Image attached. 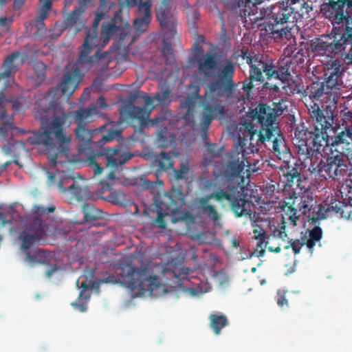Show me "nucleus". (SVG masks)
<instances>
[{
	"instance_id": "27",
	"label": "nucleus",
	"mask_w": 352,
	"mask_h": 352,
	"mask_svg": "<svg viewBox=\"0 0 352 352\" xmlns=\"http://www.w3.org/2000/svg\"><path fill=\"white\" fill-rule=\"evenodd\" d=\"M4 101V96L0 92V140L6 138L8 130L12 129L11 118L7 115Z\"/></svg>"
},
{
	"instance_id": "53",
	"label": "nucleus",
	"mask_w": 352,
	"mask_h": 352,
	"mask_svg": "<svg viewBox=\"0 0 352 352\" xmlns=\"http://www.w3.org/2000/svg\"><path fill=\"white\" fill-rule=\"evenodd\" d=\"M164 214L162 212H158L157 218L155 219V222L157 223L158 226L162 228H164L166 226V222L164 219Z\"/></svg>"
},
{
	"instance_id": "61",
	"label": "nucleus",
	"mask_w": 352,
	"mask_h": 352,
	"mask_svg": "<svg viewBox=\"0 0 352 352\" xmlns=\"http://www.w3.org/2000/svg\"><path fill=\"white\" fill-rule=\"evenodd\" d=\"M7 22V18L6 17H1L0 18V25H5Z\"/></svg>"
},
{
	"instance_id": "55",
	"label": "nucleus",
	"mask_w": 352,
	"mask_h": 352,
	"mask_svg": "<svg viewBox=\"0 0 352 352\" xmlns=\"http://www.w3.org/2000/svg\"><path fill=\"white\" fill-rule=\"evenodd\" d=\"M207 255L209 256V257H210L209 260L208 261L207 265L209 267H214L218 262L217 258L215 256L212 255V254H207Z\"/></svg>"
},
{
	"instance_id": "15",
	"label": "nucleus",
	"mask_w": 352,
	"mask_h": 352,
	"mask_svg": "<svg viewBox=\"0 0 352 352\" xmlns=\"http://www.w3.org/2000/svg\"><path fill=\"white\" fill-rule=\"evenodd\" d=\"M245 164L240 160L239 154L229 155L228 161L220 168L213 170V178H203L201 185L205 190L222 189L221 186L226 187L228 184L233 183L232 180L239 177L243 172Z\"/></svg>"
},
{
	"instance_id": "2",
	"label": "nucleus",
	"mask_w": 352,
	"mask_h": 352,
	"mask_svg": "<svg viewBox=\"0 0 352 352\" xmlns=\"http://www.w3.org/2000/svg\"><path fill=\"white\" fill-rule=\"evenodd\" d=\"M170 261L166 267L162 263L154 264L150 261H142L140 266L123 263L119 267L117 276L109 275L102 280L103 283H120L132 291L138 289V296H142L146 294L153 297H158L166 292L164 286L161 284L157 277V270L162 273H168L177 278V283L182 284V281L191 278V270L183 267L184 258H173L170 256Z\"/></svg>"
},
{
	"instance_id": "60",
	"label": "nucleus",
	"mask_w": 352,
	"mask_h": 352,
	"mask_svg": "<svg viewBox=\"0 0 352 352\" xmlns=\"http://www.w3.org/2000/svg\"><path fill=\"white\" fill-rule=\"evenodd\" d=\"M12 162L11 161H8L6 162H5L2 166H1V170H6V168H7V166H9L10 164H11Z\"/></svg>"
},
{
	"instance_id": "1",
	"label": "nucleus",
	"mask_w": 352,
	"mask_h": 352,
	"mask_svg": "<svg viewBox=\"0 0 352 352\" xmlns=\"http://www.w3.org/2000/svg\"><path fill=\"white\" fill-rule=\"evenodd\" d=\"M95 111L94 106L89 109L80 108L76 111H65L62 107L52 104L47 109L38 108L34 113V118L41 121V129L29 137L30 144L44 146L47 150H54L50 161L54 165L63 164L68 159L71 136L66 129L72 124L74 118L77 127L74 129L76 140L80 153H86L87 156L96 151L105 142L113 140L121 134L111 126L107 135H102L98 129H91L87 124L91 121V113Z\"/></svg>"
},
{
	"instance_id": "58",
	"label": "nucleus",
	"mask_w": 352,
	"mask_h": 352,
	"mask_svg": "<svg viewBox=\"0 0 352 352\" xmlns=\"http://www.w3.org/2000/svg\"><path fill=\"white\" fill-rule=\"evenodd\" d=\"M144 99V101H145V104L146 106H149V105H151L153 104V102L155 101V99H154V97L153 98H151L150 96H148V95L145 94L144 96H143Z\"/></svg>"
},
{
	"instance_id": "42",
	"label": "nucleus",
	"mask_w": 352,
	"mask_h": 352,
	"mask_svg": "<svg viewBox=\"0 0 352 352\" xmlns=\"http://www.w3.org/2000/svg\"><path fill=\"white\" fill-rule=\"evenodd\" d=\"M309 233V239L306 242H318L322 236V230L318 226H315L313 229H307L305 231V236Z\"/></svg>"
},
{
	"instance_id": "16",
	"label": "nucleus",
	"mask_w": 352,
	"mask_h": 352,
	"mask_svg": "<svg viewBox=\"0 0 352 352\" xmlns=\"http://www.w3.org/2000/svg\"><path fill=\"white\" fill-rule=\"evenodd\" d=\"M106 14L99 8L96 12L95 19L90 28H87L85 38L89 36V41L92 45L97 46L99 49H102L109 41L111 37L117 32L118 27L114 21L105 22L102 23V30L99 35L98 26L100 22L105 19Z\"/></svg>"
},
{
	"instance_id": "46",
	"label": "nucleus",
	"mask_w": 352,
	"mask_h": 352,
	"mask_svg": "<svg viewBox=\"0 0 352 352\" xmlns=\"http://www.w3.org/2000/svg\"><path fill=\"white\" fill-rule=\"evenodd\" d=\"M91 106H94L95 111L91 113V116L93 115H96L98 113L97 109H103L108 107L107 104L106 103V99L103 96H100L96 101L95 103L91 104L89 106H88L86 109H89Z\"/></svg>"
},
{
	"instance_id": "24",
	"label": "nucleus",
	"mask_w": 352,
	"mask_h": 352,
	"mask_svg": "<svg viewBox=\"0 0 352 352\" xmlns=\"http://www.w3.org/2000/svg\"><path fill=\"white\" fill-rule=\"evenodd\" d=\"M300 165L297 163L294 164H286L282 166L280 171L281 181L285 184V187L293 188L294 186L300 187V182L301 181Z\"/></svg>"
},
{
	"instance_id": "21",
	"label": "nucleus",
	"mask_w": 352,
	"mask_h": 352,
	"mask_svg": "<svg viewBox=\"0 0 352 352\" xmlns=\"http://www.w3.org/2000/svg\"><path fill=\"white\" fill-rule=\"evenodd\" d=\"M262 0H233L229 1L227 5V9L233 14V25H236L239 21H243L247 16L254 23L258 21V16L255 14H251V12L247 10L248 4L252 3L253 6L259 3Z\"/></svg>"
},
{
	"instance_id": "3",
	"label": "nucleus",
	"mask_w": 352,
	"mask_h": 352,
	"mask_svg": "<svg viewBox=\"0 0 352 352\" xmlns=\"http://www.w3.org/2000/svg\"><path fill=\"white\" fill-rule=\"evenodd\" d=\"M309 129L304 126H297L292 138L299 157L305 161L311 159L322 151L327 153V148L338 151L340 144L349 145L352 141V109L344 107L341 111V124L333 125L332 128L323 129L317 126L315 118Z\"/></svg>"
},
{
	"instance_id": "19",
	"label": "nucleus",
	"mask_w": 352,
	"mask_h": 352,
	"mask_svg": "<svg viewBox=\"0 0 352 352\" xmlns=\"http://www.w3.org/2000/svg\"><path fill=\"white\" fill-rule=\"evenodd\" d=\"M194 63L197 67V74L205 79L213 78L218 69L219 57L212 52H208L194 57Z\"/></svg>"
},
{
	"instance_id": "4",
	"label": "nucleus",
	"mask_w": 352,
	"mask_h": 352,
	"mask_svg": "<svg viewBox=\"0 0 352 352\" xmlns=\"http://www.w3.org/2000/svg\"><path fill=\"white\" fill-rule=\"evenodd\" d=\"M276 116L274 109L265 104H260L241 120L239 129V144L243 147L248 140L250 144H264L272 148L278 160L285 161L291 156L283 135L276 124Z\"/></svg>"
},
{
	"instance_id": "30",
	"label": "nucleus",
	"mask_w": 352,
	"mask_h": 352,
	"mask_svg": "<svg viewBox=\"0 0 352 352\" xmlns=\"http://www.w3.org/2000/svg\"><path fill=\"white\" fill-rule=\"evenodd\" d=\"M64 182L60 181L58 182V188L63 192H70L73 197L78 201L82 200L86 195L87 188L78 184L75 181H72V184L67 188L63 186Z\"/></svg>"
},
{
	"instance_id": "44",
	"label": "nucleus",
	"mask_w": 352,
	"mask_h": 352,
	"mask_svg": "<svg viewBox=\"0 0 352 352\" xmlns=\"http://www.w3.org/2000/svg\"><path fill=\"white\" fill-rule=\"evenodd\" d=\"M170 91L167 88H162L160 91L157 92L154 96L156 102L155 105H161L164 104L169 98Z\"/></svg>"
},
{
	"instance_id": "28",
	"label": "nucleus",
	"mask_w": 352,
	"mask_h": 352,
	"mask_svg": "<svg viewBox=\"0 0 352 352\" xmlns=\"http://www.w3.org/2000/svg\"><path fill=\"white\" fill-rule=\"evenodd\" d=\"M82 211L84 221L89 223H91L98 219H103L107 214V212L89 203H85L82 206Z\"/></svg>"
},
{
	"instance_id": "14",
	"label": "nucleus",
	"mask_w": 352,
	"mask_h": 352,
	"mask_svg": "<svg viewBox=\"0 0 352 352\" xmlns=\"http://www.w3.org/2000/svg\"><path fill=\"white\" fill-rule=\"evenodd\" d=\"M133 157V155L126 151L122 146L118 145L116 147L111 148L101 146L99 149L93 151L88 155L87 164L93 169L94 175H98L102 173L101 164L104 163L107 168L111 169L107 178L113 179H115V170Z\"/></svg>"
},
{
	"instance_id": "33",
	"label": "nucleus",
	"mask_w": 352,
	"mask_h": 352,
	"mask_svg": "<svg viewBox=\"0 0 352 352\" xmlns=\"http://www.w3.org/2000/svg\"><path fill=\"white\" fill-rule=\"evenodd\" d=\"M270 244V243H256V246L254 250H250V249L246 250L244 247L243 248H241L239 258L241 260H245L250 258L252 256H263L267 248V245Z\"/></svg>"
},
{
	"instance_id": "35",
	"label": "nucleus",
	"mask_w": 352,
	"mask_h": 352,
	"mask_svg": "<svg viewBox=\"0 0 352 352\" xmlns=\"http://www.w3.org/2000/svg\"><path fill=\"white\" fill-rule=\"evenodd\" d=\"M172 0H162L160 6L156 10V16L158 21H164V18L172 16L170 12Z\"/></svg>"
},
{
	"instance_id": "22",
	"label": "nucleus",
	"mask_w": 352,
	"mask_h": 352,
	"mask_svg": "<svg viewBox=\"0 0 352 352\" xmlns=\"http://www.w3.org/2000/svg\"><path fill=\"white\" fill-rule=\"evenodd\" d=\"M239 185L235 183L228 184L226 188L221 189L231 195V199L226 200L230 203L231 209L234 212L236 217H241L243 216H249L252 219V212L245 208L247 201L244 198L239 199L238 192Z\"/></svg>"
},
{
	"instance_id": "51",
	"label": "nucleus",
	"mask_w": 352,
	"mask_h": 352,
	"mask_svg": "<svg viewBox=\"0 0 352 352\" xmlns=\"http://www.w3.org/2000/svg\"><path fill=\"white\" fill-rule=\"evenodd\" d=\"M206 149L207 151L212 156L214 157L217 155L218 151H217V145L216 144H212L210 142H206Z\"/></svg>"
},
{
	"instance_id": "64",
	"label": "nucleus",
	"mask_w": 352,
	"mask_h": 352,
	"mask_svg": "<svg viewBox=\"0 0 352 352\" xmlns=\"http://www.w3.org/2000/svg\"><path fill=\"white\" fill-rule=\"evenodd\" d=\"M273 89H274V90L275 91H276V92L279 91V87H278L277 85H274V88H273Z\"/></svg>"
},
{
	"instance_id": "52",
	"label": "nucleus",
	"mask_w": 352,
	"mask_h": 352,
	"mask_svg": "<svg viewBox=\"0 0 352 352\" xmlns=\"http://www.w3.org/2000/svg\"><path fill=\"white\" fill-rule=\"evenodd\" d=\"M165 120V118L163 116H157L149 120V123H151L152 125L162 126Z\"/></svg>"
},
{
	"instance_id": "7",
	"label": "nucleus",
	"mask_w": 352,
	"mask_h": 352,
	"mask_svg": "<svg viewBox=\"0 0 352 352\" xmlns=\"http://www.w3.org/2000/svg\"><path fill=\"white\" fill-rule=\"evenodd\" d=\"M298 210L291 206H285L284 213L281 216V226L279 230L274 228V234L283 239V241L288 240L285 232V224L289 223L292 227L297 226V221L300 216H305L308 212V219L316 223L317 221L324 219L329 215H336L339 217L347 219L352 214V206L337 199H331L327 204H317L314 197L309 193H304L300 196Z\"/></svg>"
},
{
	"instance_id": "12",
	"label": "nucleus",
	"mask_w": 352,
	"mask_h": 352,
	"mask_svg": "<svg viewBox=\"0 0 352 352\" xmlns=\"http://www.w3.org/2000/svg\"><path fill=\"white\" fill-rule=\"evenodd\" d=\"M348 142L350 144L349 146L345 144H340L338 151L334 148L329 150L331 155L321 160L316 166L311 164L309 168L310 173L334 182L344 180V177L348 176L350 172L349 166L352 164L346 157L351 151L352 141L349 140Z\"/></svg>"
},
{
	"instance_id": "63",
	"label": "nucleus",
	"mask_w": 352,
	"mask_h": 352,
	"mask_svg": "<svg viewBox=\"0 0 352 352\" xmlns=\"http://www.w3.org/2000/svg\"><path fill=\"white\" fill-rule=\"evenodd\" d=\"M295 271V265L292 266L289 270L288 272L285 274H291Z\"/></svg>"
},
{
	"instance_id": "5",
	"label": "nucleus",
	"mask_w": 352,
	"mask_h": 352,
	"mask_svg": "<svg viewBox=\"0 0 352 352\" xmlns=\"http://www.w3.org/2000/svg\"><path fill=\"white\" fill-rule=\"evenodd\" d=\"M322 10L333 25L329 36L314 43V50L329 57L352 62V0H329Z\"/></svg>"
},
{
	"instance_id": "62",
	"label": "nucleus",
	"mask_w": 352,
	"mask_h": 352,
	"mask_svg": "<svg viewBox=\"0 0 352 352\" xmlns=\"http://www.w3.org/2000/svg\"><path fill=\"white\" fill-rule=\"evenodd\" d=\"M122 8H123L122 6H120L119 10L115 14V16H114L115 18L119 17L120 13L122 12Z\"/></svg>"
},
{
	"instance_id": "26",
	"label": "nucleus",
	"mask_w": 352,
	"mask_h": 352,
	"mask_svg": "<svg viewBox=\"0 0 352 352\" xmlns=\"http://www.w3.org/2000/svg\"><path fill=\"white\" fill-rule=\"evenodd\" d=\"M316 243H289L288 245H285L283 248L280 247V244H274V245H267V248L269 251L278 253L281 250L283 251L284 254L286 256H290L298 254L302 247V245H306L309 252L311 254L313 253V249Z\"/></svg>"
},
{
	"instance_id": "34",
	"label": "nucleus",
	"mask_w": 352,
	"mask_h": 352,
	"mask_svg": "<svg viewBox=\"0 0 352 352\" xmlns=\"http://www.w3.org/2000/svg\"><path fill=\"white\" fill-rule=\"evenodd\" d=\"M157 162L159 169L166 170L173 167V153L171 152L162 151L159 157L155 160Z\"/></svg>"
},
{
	"instance_id": "41",
	"label": "nucleus",
	"mask_w": 352,
	"mask_h": 352,
	"mask_svg": "<svg viewBox=\"0 0 352 352\" xmlns=\"http://www.w3.org/2000/svg\"><path fill=\"white\" fill-rule=\"evenodd\" d=\"M100 197L114 205H120L124 200V195L118 191L111 192L106 197L100 196Z\"/></svg>"
},
{
	"instance_id": "18",
	"label": "nucleus",
	"mask_w": 352,
	"mask_h": 352,
	"mask_svg": "<svg viewBox=\"0 0 352 352\" xmlns=\"http://www.w3.org/2000/svg\"><path fill=\"white\" fill-rule=\"evenodd\" d=\"M140 93L136 91L132 94L129 97V100L124 102L119 109L120 122H129L135 120H143L149 115L146 107H136L134 105V101L140 96Z\"/></svg>"
},
{
	"instance_id": "49",
	"label": "nucleus",
	"mask_w": 352,
	"mask_h": 352,
	"mask_svg": "<svg viewBox=\"0 0 352 352\" xmlns=\"http://www.w3.org/2000/svg\"><path fill=\"white\" fill-rule=\"evenodd\" d=\"M195 102L192 98L187 97L182 102V107L187 110H195Z\"/></svg>"
},
{
	"instance_id": "45",
	"label": "nucleus",
	"mask_w": 352,
	"mask_h": 352,
	"mask_svg": "<svg viewBox=\"0 0 352 352\" xmlns=\"http://www.w3.org/2000/svg\"><path fill=\"white\" fill-rule=\"evenodd\" d=\"M162 54L163 56L166 58L167 63H171L174 60V54L173 51L171 47V45L166 41L163 42V45L162 48Z\"/></svg>"
},
{
	"instance_id": "50",
	"label": "nucleus",
	"mask_w": 352,
	"mask_h": 352,
	"mask_svg": "<svg viewBox=\"0 0 352 352\" xmlns=\"http://www.w3.org/2000/svg\"><path fill=\"white\" fill-rule=\"evenodd\" d=\"M194 112L195 110H186V112L183 115L182 118L186 121V124H194Z\"/></svg>"
},
{
	"instance_id": "32",
	"label": "nucleus",
	"mask_w": 352,
	"mask_h": 352,
	"mask_svg": "<svg viewBox=\"0 0 352 352\" xmlns=\"http://www.w3.org/2000/svg\"><path fill=\"white\" fill-rule=\"evenodd\" d=\"M208 318L210 327L216 335L220 334L221 329L228 326L229 323L227 317L222 314H210Z\"/></svg>"
},
{
	"instance_id": "56",
	"label": "nucleus",
	"mask_w": 352,
	"mask_h": 352,
	"mask_svg": "<svg viewBox=\"0 0 352 352\" xmlns=\"http://www.w3.org/2000/svg\"><path fill=\"white\" fill-rule=\"evenodd\" d=\"M25 0H14L13 8L14 10H19L25 3Z\"/></svg>"
},
{
	"instance_id": "10",
	"label": "nucleus",
	"mask_w": 352,
	"mask_h": 352,
	"mask_svg": "<svg viewBox=\"0 0 352 352\" xmlns=\"http://www.w3.org/2000/svg\"><path fill=\"white\" fill-rule=\"evenodd\" d=\"M247 63L250 65V76L243 81V90L249 94L254 88L253 81L263 82L264 72L267 79H278L283 83V89L287 95H294L302 92L301 83L299 80H293L290 72L291 63H266L258 56H247Z\"/></svg>"
},
{
	"instance_id": "47",
	"label": "nucleus",
	"mask_w": 352,
	"mask_h": 352,
	"mask_svg": "<svg viewBox=\"0 0 352 352\" xmlns=\"http://www.w3.org/2000/svg\"><path fill=\"white\" fill-rule=\"evenodd\" d=\"M87 300H85L84 298H80L78 297V299L75 302L72 303V305L78 311L83 312L87 310Z\"/></svg>"
},
{
	"instance_id": "57",
	"label": "nucleus",
	"mask_w": 352,
	"mask_h": 352,
	"mask_svg": "<svg viewBox=\"0 0 352 352\" xmlns=\"http://www.w3.org/2000/svg\"><path fill=\"white\" fill-rule=\"evenodd\" d=\"M58 270V268L56 267V265H54L50 270L46 271L45 276L47 278H50Z\"/></svg>"
},
{
	"instance_id": "39",
	"label": "nucleus",
	"mask_w": 352,
	"mask_h": 352,
	"mask_svg": "<svg viewBox=\"0 0 352 352\" xmlns=\"http://www.w3.org/2000/svg\"><path fill=\"white\" fill-rule=\"evenodd\" d=\"M189 166L187 162H182L179 169L173 170V176L176 181L188 179Z\"/></svg>"
},
{
	"instance_id": "13",
	"label": "nucleus",
	"mask_w": 352,
	"mask_h": 352,
	"mask_svg": "<svg viewBox=\"0 0 352 352\" xmlns=\"http://www.w3.org/2000/svg\"><path fill=\"white\" fill-rule=\"evenodd\" d=\"M292 3H295V0H282L270 7L260 9L258 19L263 21L258 24L261 31L274 36L276 34L279 38L286 36L289 32L287 24L290 22L291 18L295 19Z\"/></svg>"
},
{
	"instance_id": "40",
	"label": "nucleus",
	"mask_w": 352,
	"mask_h": 352,
	"mask_svg": "<svg viewBox=\"0 0 352 352\" xmlns=\"http://www.w3.org/2000/svg\"><path fill=\"white\" fill-rule=\"evenodd\" d=\"M53 0H40L41 6L38 10V16L37 21H43L46 19L48 13L52 8V1ZM67 1L68 0H65Z\"/></svg>"
},
{
	"instance_id": "8",
	"label": "nucleus",
	"mask_w": 352,
	"mask_h": 352,
	"mask_svg": "<svg viewBox=\"0 0 352 352\" xmlns=\"http://www.w3.org/2000/svg\"><path fill=\"white\" fill-rule=\"evenodd\" d=\"M234 74V64L230 60H226L218 73L217 79L207 84L204 95H199V88H197L194 93L195 98L200 100L202 107L199 124L206 138H207L206 131L212 121L224 114L223 101L219 98L228 97L232 94L235 87L233 81Z\"/></svg>"
},
{
	"instance_id": "48",
	"label": "nucleus",
	"mask_w": 352,
	"mask_h": 352,
	"mask_svg": "<svg viewBox=\"0 0 352 352\" xmlns=\"http://www.w3.org/2000/svg\"><path fill=\"white\" fill-rule=\"evenodd\" d=\"M79 287L82 289L80 292V294H79V298H84L85 300H88L89 298V296L86 294L85 292L89 289V283H87V281L86 280H82L80 283V286Z\"/></svg>"
},
{
	"instance_id": "54",
	"label": "nucleus",
	"mask_w": 352,
	"mask_h": 352,
	"mask_svg": "<svg viewBox=\"0 0 352 352\" xmlns=\"http://www.w3.org/2000/svg\"><path fill=\"white\" fill-rule=\"evenodd\" d=\"M277 304L280 307H283L285 305L288 307V300L286 298L285 294L279 295L277 299Z\"/></svg>"
},
{
	"instance_id": "29",
	"label": "nucleus",
	"mask_w": 352,
	"mask_h": 352,
	"mask_svg": "<svg viewBox=\"0 0 352 352\" xmlns=\"http://www.w3.org/2000/svg\"><path fill=\"white\" fill-rule=\"evenodd\" d=\"M21 53L19 52H14L9 55L4 60L2 67L3 72L0 73V80L2 78H9L12 72L17 70V65L15 64V60L19 58Z\"/></svg>"
},
{
	"instance_id": "36",
	"label": "nucleus",
	"mask_w": 352,
	"mask_h": 352,
	"mask_svg": "<svg viewBox=\"0 0 352 352\" xmlns=\"http://www.w3.org/2000/svg\"><path fill=\"white\" fill-rule=\"evenodd\" d=\"M109 232V230L102 226L100 228H90L87 231L88 239L91 242H96L102 240L103 236Z\"/></svg>"
},
{
	"instance_id": "23",
	"label": "nucleus",
	"mask_w": 352,
	"mask_h": 352,
	"mask_svg": "<svg viewBox=\"0 0 352 352\" xmlns=\"http://www.w3.org/2000/svg\"><path fill=\"white\" fill-rule=\"evenodd\" d=\"M151 6L150 1L140 3L138 8V16L134 20L133 27L138 34L146 31L151 20Z\"/></svg>"
},
{
	"instance_id": "6",
	"label": "nucleus",
	"mask_w": 352,
	"mask_h": 352,
	"mask_svg": "<svg viewBox=\"0 0 352 352\" xmlns=\"http://www.w3.org/2000/svg\"><path fill=\"white\" fill-rule=\"evenodd\" d=\"M344 72L343 64L338 59L328 63L324 67V80L312 82L304 91L305 96L319 102L311 105L309 113L321 128L322 126L323 129L332 128L335 124L334 113L340 95Z\"/></svg>"
},
{
	"instance_id": "38",
	"label": "nucleus",
	"mask_w": 352,
	"mask_h": 352,
	"mask_svg": "<svg viewBox=\"0 0 352 352\" xmlns=\"http://www.w3.org/2000/svg\"><path fill=\"white\" fill-rule=\"evenodd\" d=\"M160 22V26L164 32L166 33H169L170 35H173V33L175 30V17L172 15L168 17L164 18V20L158 21Z\"/></svg>"
},
{
	"instance_id": "20",
	"label": "nucleus",
	"mask_w": 352,
	"mask_h": 352,
	"mask_svg": "<svg viewBox=\"0 0 352 352\" xmlns=\"http://www.w3.org/2000/svg\"><path fill=\"white\" fill-rule=\"evenodd\" d=\"M38 243H21L20 252L29 263H47L54 258V252L38 248Z\"/></svg>"
},
{
	"instance_id": "37",
	"label": "nucleus",
	"mask_w": 352,
	"mask_h": 352,
	"mask_svg": "<svg viewBox=\"0 0 352 352\" xmlns=\"http://www.w3.org/2000/svg\"><path fill=\"white\" fill-rule=\"evenodd\" d=\"M173 136L168 132L166 127L157 133V142L159 146L167 147L173 142Z\"/></svg>"
},
{
	"instance_id": "11",
	"label": "nucleus",
	"mask_w": 352,
	"mask_h": 352,
	"mask_svg": "<svg viewBox=\"0 0 352 352\" xmlns=\"http://www.w3.org/2000/svg\"><path fill=\"white\" fill-rule=\"evenodd\" d=\"M54 206L45 207L35 205L32 208V215L35 216L30 226L21 234L23 238V242H36L45 236H50L52 239L65 238L69 234V230L62 223L49 217L43 219L42 216L46 213L54 212Z\"/></svg>"
},
{
	"instance_id": "9",
	"label": "nucleus",
	"mask_w": 352,
	"mask_h": 352,
	"mask_svg": "<svg viewBox=\"0 0 352 352\" xmlns=\"http://www.w3.org/2000/svg\"><path fill=\"white\" fill-rule=\"evenodd\" d=\"M89 41V36L85 38L82 45L79 48L76 63L66 67L67 72L63 75L60 84L61 91L64 95H72L84 74L92 67H96L100 71L108 68L110 62L109 52H101V49L92 45Z\"/></svg>"
},
{
	"instance_id": "25",
	"label": "nucleus",
	"mask_w": 352,
	"mask_h": 352,
	"mask_svg": "<svg viewBox=\"0 0 352 352\" xmlns=\"http://www.w3.org/2000/svg\"><path fill=\"white\" fill-rule=\"evenodd\" d=\"M91 0H78V6L76 7L65 19V28L79 30L82 25V14L85 12L87 5Z\"/></svg>"
},
{
	"instance_id": "17",
	"label": "nucleus",
	"mask_w": 352,
	"mask_h": 352,
	"mask_svg": "<svg viewBox=\"0 0 352 352\" xmlns=\"http://www.w3.org/2000/svg\"><path fill=\"white\" fill-rule=\"evenodd\" d=\"M214 199L217 201L231 199V195L219 189L214 190L210 194L196 198L195 206L199 212L206 214L208 219L217 222L220 219V215L214 205L210 204V200Z\"/></svg>"
},
{
	"instance_id": "43",
	"label": "nucleus",
	"mask_w": 352,
	"mask_h": 352,
	"mask_svg": "<svg viewBox=\"0 0 352 352\" xmlns=\"http://www.w3.org/2000/svg\"><path fill=\"white\" fill-rule=\"evenodd\" d=\"M351 171L349 172L348 178L344 181L340 188V192L345 194L349 199H352V177Z\"/></svg>"
},
{
	"instance_id": "31",
	"label": "nucleus",
	"mask_w": 352,
	"mask_h": 352,
	"mask_svg": "<svg viewBox=\"0 0 352 352\" xmlns=\"http://www.w3.org/2000/svg\"><path fill=\"white\" fill-rule=\"evenodd\" d=\"M253 226L254 228L253 230V238L256 240H259V242H265V240L269 239L270 236H273L274 238L280 239L283 240V239L279 237L278 236L274 235L273 232L274 228H276L277 230H279L280 227L281 226V224L279 226L278 228H277L274 224H270V234L268 232L265 231L261 226L255 224L253 225Z\"/></svg>"
},
{
	"instance_id": "59",
	"label": "nucleus",
	"mask_w": 352,
	"mask_h": 352,
	"mask_svg": "<svg viewBox=\"0 0 352 352\" xmlns=\"http://www.w3.org/2000/svg\"><path fill=\"white\" fill-rule=\"evenodd\" d=\"M126 7H134L137 4V0H125Z\"/></svg>"
}]
</instances>
